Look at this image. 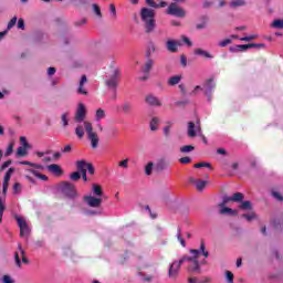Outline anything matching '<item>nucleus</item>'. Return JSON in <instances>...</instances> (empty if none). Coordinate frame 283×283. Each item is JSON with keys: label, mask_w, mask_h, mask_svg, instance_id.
Wrapping results in <instances>:
<instances>
[{"label": "nucleus", "mask_w": 283, "mask_h": 283, "mask_svg": "<svg viewBox=\"0 0 283 283\" xmlns=\"http://www.w3.org/2000/svg\"><path fill=\"white\" fill-rule=\"evenodd\" d=\"M191 256L184 255L178 261H174L168 269V277L172 282H176L178 280V275H180V268L185 262H189L190 265L188 266V271H191V273H199L200 272V264H207V261L202 260L200 261V258L207 259L209 258V251L205 248V242L201 241L200 250L197 249H190Z\"/></svg>", "instance_id": "nucleus-1"}, {"label": "nucleus", "mask_w": 283, "mask_h": 283, "mask_svg": "<svg viewBox=\"0 0 283 283\" xmlns=\"http://www.w3.org/2000/svg\"><path fill=\"white\" fill-rule=\"evenodd\" d=\"M15 220L18 222L19 229H22L23 227H28V222L22 217L15 216Z\"/></svg>", "instance_id": "nucleus-30"}, {"label": "nucleus", "mask_w": 283, "mask_h": 283, "mask_svg": "<svg viewBox=\"0 0 283 283\" xmlns=\"http://www.w3.org/2000/svg\"><path fill=\"white\" fill-rule=\"evenodd\" d=\"M193 149H196V147H193L192 145H186V146L180 147L181 154H189V153L193 151Z\"/></svg>", "instance_id": "nucleus-32"}, {"label": "nucleus", "mask_w": 283, "mask_h": 283, "mask_svg": "<svg viewBox=\"0 0 283 283\" xmlns=\"http://www.w3.org/2000/svg\"><path fill=\"white\" fill-rule=\"evenodd\" d=\"M188 136L189 138H196V124L193 122L188 123Z\"/></svg>", "instance_id": "nucleus-19"}, {"label": "nucleus", "mask_w": 283, "mask_h": 283, "mask_svg": "<svg viewBox=\"0 0 283 283\" xmlns=\"http://www.w3.org/2000/svg\"><path fill=\"white\" fill-rule=\"evenodd\" d=\"M93 193L95 196H103V188H101V186L94 184L93 185Z\"/></svg>", "instance_id": "nucleus-33"}, {"label": "nucleus", "mask_w": 283, "mask_h": 283, "mask_svg": "<svg viewBox=\"0 0 283 283\" xmlns=\"http://www.w3.org/2000/svg\"><path fill=\"white\" fill-rule=\"evenodd\" d=\"M61 118H62L63 127H67L69 125L67 113L62 114Z\"/></svg>", "instance_id": "nucleus-57"}, {"label": "nucleus", "mask_w": 283, "mask_h": 283, "mask_svg": "<svg viewBox=\"0 0 283 283\" xmlns=\"http://www.w3.org/2000/svg\"><path fill=\"white\" fill-rule=\"evenodd\" d=\"M11 165H12V160H7V161H4V163L1 165V167H0V171H3V170H6V169H8V167L11 166Z\"/></svg>", "instance_id": "nucleus-51"}, {"label": "nucleus", "mask_w": 283, "mask_h": 283, "mask_svg": "<svg viewBox=\"0 0 283 283\" xmlns=\"http://www.w3.org/2000/svg\"><path fill=\"white\" fill-rule=\"evenodd\" d=\"M109 11L112 12L114 19H116V6H114V3L109 4Z\"/></svg>", "instance_id": "nucleus-62"}, {"label": "nucleus", "mask_w": 283, "mask_h": 283, "mask_svg": "<svg viewBox=\"0 0 283 283\" xmlns=\"http://www.w3.org/2000/svg\"><path fill=\"white\" fill-rule=\"evenodd\" d=\"M84 129L87 134V138L91 142V147L93 149H96L98 147V134L94 132V127L92 126V123L84 122Z\"/></svg>", "instance_id": "nucleus-4"}, {"label": "nucleus", "mask_w": 283, "mask_h": 283, "mask_svg": "<svg viewBox=\"0 0 283 283\" xmlns=\"http://www.w3.org/2000/svg\"><path fill=\"white\" fill-rule=\"evenodd\" d=\"M272 196L276 198V200H279L280 202H283V196L280 192L274 191L272 192Z\"/></svg>", "instance_id": "nucleus-59"}, {"label": "nucleus", "mask_w": 283, "mask_h": 283, "mask_svg": "<svg viewBox=\"0 0 283 283\" xmlns=\"http://www.w3.org/2000/svg\"><path fill=\"white\" fill-rule=\"evenodd\" d=\"M255 44H237L230 46V52H247V50H251Z\"/></svg>", "instance_id": "nucleus-13"}, {"label": "nucleus", "mask_w": 283, "mask_h": 283, "mask_svg": "<svg viewBox=\"0 0 283 283\" xmlns=\"http://www.w3.org/2000/svg\"><path fill=\"white\" fill-rule=\"evenodd\" d=\"M232 202H242L244 200V193L242 192H235L231 196Z\"/></svg>", "instance_id": "nucleus-25"}, {"label": "nucleus", "mask_w": 283, "mask_h": 283, "mask_svg": "<svg viewBox=\"0 0 283 283\" xmlns=\"http://www.w3.org/2000/svg\"><path fill=\"white\" fill-rule=\"evenodd\" d=\"M85 116H87L85 104L80 103L74 117L75 123H83V120H85Z\"/></svg>", "instance_id": "nucleus-8"}, {"label": "nucleus", "mask_w": 283, "mask_h": 283, "mask_svg": "<svg viewBox=\"0 0 283 283\" xmlns=\"http://www.w3.org/2000/svg\"><path fill=\"white\" fill-rule=\"evenodd\" d=\"M211 282V277L205 276L203 279H199V283H209Z\"/></svg>", "instance_id": "nucleus-64"}, {"label": "nucleus", "mask_w": 283, "mask_h": 283, "mask_svg": "<svg viewBox=\"0 0 283 283\" xmlns=\"http://www.w3.org/2000/svg\"><path fill=\"white\" fill-rule=\"evenodd\" d=\"M90 166V163L85 161V160H77L75 163V167L77 169V171L80 174H83L85 171H87V167Z\"/></svg>", "instance_id": "nucleus-16"}, {"label": "nucleus", "mask_w": 283, "mask_h": 283, "mask_svg": "<svg viewBox=\"0 0 283 283\" xmlns=\"http://www.w3.org/2000/svg\"><path fill=\"white\" fill-rule=\"evenodd\" d=\"M124 114H132V103L125 102L123 105Z\"/></svg>", "instance_id": "nucleus-35"}, {"label": "nucleus", "mask_w": 283, "mask_h": 283, "mask_svg": "<svg viewBox=\"0 0 283 283\" xmlns=\"http://www.w3.org/2000/svg\"><path fill=\"white\" fill-rule=\"evenodd\" d=\"M195 54L197 56H202V59H212L211 53H209L208 51H205L202 49H195Z\"/></svg>", "instance_id": "nucleus-18"}, {"label": "nucleus", "mask_w": 283, "mask_h": 283, "mask_svg": "<svg viewBox=\"0 0 283 283\" xmlns=\"http://www.w3.org/2000/svg\"><path fill=\"white\" fill-rule=\"evenodd\" d=\"M30 172L33 176H35V178H39L40 180H43L44 182H46V180H49L48 176L39 172V170L31 169Z\"/></svg>", "instance_id": "nucleus-24"}, {"label": "nucleus", "mask_w": 283, "mask_h": 283, "mask_svg": "<svg viewBox=\"0 0 283 283\" xmlns=\"http://www.w3.org/2000/svg\"><path fill=\"white\" fill-rule=\"evenodd\" d=\"M272 28H275L276 30H283V20L276 19L272 22Z\"/></svg>", "instance_id": "nucleus-31"}, {"label": "nucleus", "mask_w": 283, "mask_h": 283, "mask_svg": "<svg viewBox=\"0 0 283 283\" xmlns=\"http://www.w3.org/2000/svg\"><path fill=\"white\" fill-rule=\"evenodd\" d=\"M142 21L144 23L146 34H151L156 30V12L149 8H143L140 11Z\"/></svg>", "instance_id": "nucleus-2"}, {"label": "nucleus", "mask_w": 283, "mask_h": 283, "mask_svg": "<svg viewBox=\"0 0 283 283\" xmlns=\"http://www.w3.org/2000/svg\"><path fill=\"white\" fill-rule=\"evenodd\" d=\"M180 81H182V76L180 75H176V76H172L168 80V85H178V83H180Z\"/></svg>", "instance_id": "nucleus-26"}, {"label": "nucleus", "mask_w": 283, "mask_h": 283, "mask_svg": "<svg viewBox=\"0 0 283 283\" xmlns=\"http://www.w3.org/2000/svg\"><path fill=\"white\" fill-rule=\"evenodd\" d=\"M202 92L207 97L208 102L211 103L213 96V78L209 77L202 84Z\"/></svg>", "instance_id": "nucleus-7"}, {"label": "nucleus", "mask_w": 283, "mask_h": 283, "mask_svg": "<svg viewBox=\"0 0 283 283\" xmlns=\"http://www.w3.org/2000/svg\"><path fill=\"white\" fill-rule=\"evenodd\" d=\"M153 171H154V163L150 161V163H148V164L145 166V175H146V176H151Z\"/></svg>", "instance_id": "nucleus-29"}, {"label": "nucleus", "mask_w": 283, "mask_h": 283, "mask_svg": "<svg viewBox=\"0 0 283 283\" xmlns=\"http://www.w3.org/2000/svg\"><path fill=\"white\" fill-rule=\"evenodd\" d=\"M231 42H232L231 39H226L219 42V45L220 48H227V45H230Z\"/></svg>", "instance_id": "nucleus-52"}, {"label": "nucleus", "mask_w": 283, "mask_h": 283, "mask_svg": "<svg viewBox=\"0 0 283 283\" xmlns=\"http://www.w3.org/2000/svg\"><path fill=\"white\" fill-rule=\"evenodd\" d=\"M85 83H87V75H82L77 87V94H82V96H87L88 94Z\"/></svg>", "instance_id": "nucleus-12"}, {"label": "nucleus", "mask_w": 283, "mask_h": 283, "mask_svg": "<svg viewBox=\"0 0 283 283\" xmlns=\"http://www.w3.org/2000/svg\"><path fill=\"white\" fill-rule=\"evenodd\" d=\"M154 52H156V45H154V43H150L148 45V50L146 52V56L149 59V56H151V54H154Z\"/></svg>", "instance_id": "nucleus-40"}, {"label": "nucleus", "mask_w": 283, "mask_h": 283, "mask_svg": "<svg viewBox=\"0 0 283 283\" xmlns=\"http://www.w3.org/2000/svg\"><path fill=\"white\" fill-rule=\"evenodd\" d=\"M14 260H15V265L18 269H21V258H19V252L14 253Z\"/></svg>", "instance_id": "nucleus-54"}, {"label": "nucleus", "mask_w": 283, "mask_h": 283, "mask_svg": "<svg viewBox=\"0 0 283 283\" xmlns=\"http://www.w3.org/2000/svg\"><path fill=\"white\" fill-rule=\"evenodd\" d=\"M166 14L177 17V19H185L187 17V11H185V9H182L180 6L176 4V2H171L166 10Z\"/></svg>", "instance_id": "nucleus-6"}, {"label": "nucleus", "mask_w": 283, "mask_h": 283, "mask_svg": "<svg viewBox=\"0 0 283 283\" xmlns=\"http://www.w3.org/2000/svg\"><path fill=\"white\" fill-rule=\"evenodd\" d=\"M226 279L228 283H233V274L231 271H226Z\"/></svg>", "instance_id": "nucleus-49"}, {"label": "nucleus", "mask_w": 283, "mask_h": 283, "mask_svg": "<svg viewBox=\"0 0 283 283\" xmlns=\"http://www.w3.org/2000/svg\"><path fill=\"white\" fill-rule=\"evenodd\" d=\"M181 41H184L186 45H188V48H191V45H193V42H191V40L185 35L181 36Z\"/></svg>", "instance_id": "nucleus-53"}, {"label": "nucleus", "mask_w": 283, "mask_h": 283, "mask_svg": "<svg viewBox=\"0 0 283 283\" xmlns=\"http://www.w3.org/2000/svg\"><path fill=\"white\" fill-rule=\"evenodd\" d=\"M83 200H84V202H86V205L88 207H92L94 209H96V208L101 207V205H103V199L92 197V196H84Z\"/></svg>", "instance_id": "nucleus-10"}, {"label": "nucleus", "mask_w": 283, "mask_h": 283, "mask_svg": "<svg viewBox=\"0 0 283 283\" xmlns=\"http://www.w3.org/2000/svg\"><path fill=\"white\" fill-rule=\"evenodd\" d=\"M20 143H21L22 147H24L25 149H30V144L28 143V139L25 137L21 136Z\"/></svg>", "instance_id": "nucleus-47"}, {"label": "nucleus", "mask_w": 283, "mask_h": 283, "mask_svg": "<svg viewBox=\"0 0 283 283\" xmlns=\"http://www.w3.org/2000/svg\"><path fill=\"white\" fill-rule=\"evenodd\" d=\"M2 282L3 283H14V281L12 280V277H10V275H4L2 277Z\"/></svg>", "instance_id": "nucleus-60"}, {"label": "nucleus", "mask_w": 283, "mask_h": 283, "mask_svg": "<svg viewBox=\"0 0 283 283\" xmlns=\"http://www.w3.org/2000/svg\"><path fill=\"white\" fill-rule=\"evenodd\" d=\"M180 63H181L182 67H187V56L181 55L180 56Z\"/></svg>", "instance_id": "nucleus-63"}, {"label": "nucleus", "mask_w": 283, "mask_h": 283, "mask_svg": "<svg viewBox=\"0 0 283 283\" xmlns=\"http://www.w3.org/2000/svg\"><path fill=\"white\" fill-rule=\"evenodd\" d=\"M239 209H241L242 211H251V209H253V206L251 205V201H241Z\"/></svg>", "instance_id": "nucleus-23"}, {"label": "nucleus", "mask_w": 283, "mask_h": 283, "mask_svg": "<svg viewBox=\"0 0 283 283\" xmlns=\"http://www.w3.org/2000/svg\"><path fill=\"white\" fill-rule=\"evenodd\" d=\"M118 167H122L123 169H127V167H129V159H124L119 161Z\"/></svg>", "instance_id": "nucleus-48"}, {"label": "nucleus", "mask_w": 283, "mask_h": 283, "mask_svg": "<svg viewBox=\"0 0 283 283\" xmlns=\"http://www.w3.org/2000/svg\"><path fill=\"white\" fill-rule=\"evenodd\" d=\"M158 123H160V119L158 117H153L149 127L150 132H158Z\"/></svg>", "instance_id": "nucleus-21"}, {"label": "nucleus", "mask_w": 283, "mask_h": 283, "mask_svg": "<svg viewBox=\"0 0 283 283\" xmlns=\"http://www.w3.org/2000/svg\"><path fill=\"white\" fill-rule=\"evenodd\" d=\"M258 35L253 34V35H249V36H244V38H241L240 41H254V39L256 38Z\"/></svg>", "instance_id": "nucleus-61"}, {"label": "nucleus", "mask_w": 283, "mask_h": 283, "mask_svg": "<svg viewBox=\"0 0 283 283\" xmlns=\"http://www.w3.org/2000/svg\"><path fill=\"white\" fill-rule=\"evenodd\" d=\"M93 11L95 12L96 17H98L99 19L103 18V13L101 12V7H98V4H93Z\"/></svg>", "instance_id": "nucleus-41"}, {"label": "nucleus", "mask_w": 283, "mask_h": 283, "mask_svg": "<svg viewBox=\"0 0 283 283\" xmlns=\"http://www.w3.org/2000/svg\"><path fill=\"white\" fill-rule=\"evenodd\" d=\"M86 171H88V174H91V176H94L96 169H94V165L92 163L88 164Z\"/></svg>", "instance_id": "nucleus-56"}, {"label": "nucleus", "mask_w": 283, "mask_h": 283, "mask_svg": "<svg viewBox=\"0 0 283 283\" xmlns=\"http://www.w3.org/2000/svg\"><path fill=\"white\" fill-rule=\"evenodd\" d=\"M182 44L180 41L177 40H168L166 42V50L170 52L171 54H176L178 52V48H180Z\"/></svg>", "instance_id": "nucleus-11"}, {"label": "nucleus", "mask_w": 283, "mask_h": 283, "mask_svg": "<svg viewBox=\"0 0 283 283\" xmlns=\"http://www.w3.org/2000/svg\"><path fill=\"white\" fill-rule=\"evenodd\" d=\"M174 125V123L171 122H167V126L164 128V134L166 137H169V134L171 132V126Z\"/></svg>", "instance_id": "nucleus-43"}, {"label": "nucleus", "mask_w": 283, "mask_h": 283, "mask_svg": "<svg viewBox=\"0 0 283 283\" xmlns=\"http://www.w3.org/2000/svg\"><path fill=\"white\" fill-rule=\"evenodd\" d=\"M120 76H123V71H120L119 67H113L109 78L105 81V85L116 90L118 87V80Z\"/></svg>", "instance_id": "nucleus-5"}, {"label": "nucleus", "mask_w": 283, "mask_h": 283, "mask_svg": "<svg viewBox=\"0 0 283 283\" xmlns=\"http://www.w3.org/2000/svg\"><path fill=\"white\" fill-rule=\"evenodd\" d=\"M242 218H244L245 220H248V222H251V220L255 219V213L242 214Z\"/></svg>", "instance_id": "nucleus-58"}, {"label": "nucleus", "mask_w": 283, "mask_h": 283, "mask_svg": "<svg viewBox=\"0 0 283 283\" xmlns=\"http://www.w3.org/2000/svg\"><path fill=\"white\" fill-rule=\"evenodd\" d=\"M70 178H71V180H73L74 182H76V181L81 180V172H78V170L75 171V172H72V174L70 175Z\"/></svg>", "instance_id": "nucleus-42"}, {"label": "nucleus", "mask_w": 283, "mask_h": 283, "mask_svg": "<svg viewBox=\"0 0 283 283\" xmlns=\"http://www.w3.org/2000/svg\"><path fill=\"white\" fill-rule=\"evenodd\" d=\"M145 101H146L147 105H150L153 107H160L163 105L160 99H158V97H156L154 95H147Z\"/></svg>", "instance_id": "nucleus-14"}, {"label": "nucleus", "mask_w": 283, "mask_h": 283, "mask_svg": "<svg viewBox=\"0 0 283 283\" xmlns=\"http://www.w3.org/2000/svg\"><path fill=\"white\" fill-rule=\"evenodd\" d=\"M75 134L77 137L83 138V136H85V130L83 129V126L78 125L75 128Z\"/></svg>", "instance_id": "nucleus-36"}, {"label": "nucleus", "mask_w": 283, "mask_h": 283, "mask_svg": "<svg viewBox=\"0 0 283 283\" xmlns=\"http://www.w3.org/2000/svg\"><path fill=\"white\" fill-rule=\"evenodd\" d=\"M12 151H14V143H10L6 153H4V156L8 157L12 154Z\"/></svg>", "instance_id": "nucleus-44"}, {"label": "nucleus", "mask_w": 283, "mask_h": 283, "mask_svg": "<svg viewBox=\"0 0 283 283\" xmlns=\"http://www.w3.org/2000/svg\"><path fill=\"white\" fill-rule=\"evenodd\" d=\"M12 174H14V168H9V170L4 174V181L10 182V178H12Z\"/></svg>", "instance_id": "nucleus-39"}, {"label": "nucleus", "mask_w": 283, "mask_h": 283, "mask_svg": "<svg viewBox=\"0 0 283 283\" xmlns=\"http://www.w3.org/2000/svg\"><path fill=\"white\" fill-rule=\"evenodd\" d=\"M195 169H202V167H206L209 169V171H213V166H211V163L201 161L193 165Z\"/></svg>", "instance_id": "nucleus-20"}, {"label": "nucleus", "mask_w": 283, "mask_h": 283, "mask_svg": "<svg viewBox=\"0 0 283 283\" xmlns=\"http://www.w3.org/2000/svg\"><path fill=\"white\" fill-rule=\"evenodd\" d=\"M177 240L180 242L181 247H187V243L185 242V239L182 238L180 229L177 230Z\"/></svg>", "instance_id": "nucleus-37"}, {"label": "nucleus", "mask_w": 283, "mask_h": 283, "mask_svg": "<svg viewBox=\"0 0 283 283\" xmlns=\"http://www.w3.org/2000/svg\"><path fill=\"white\" fill-rule=\"evenodd\" d=\"M151 67H154V60L148 59L145 63V66L143 69V72L145 74H149V72H151Z\"/></svg>", "instance_id": "nucleus-22"}, {"label": "nucleus", "mask_w": 283, "mask_h": 283, "mask_svg": "<svg viewBox=\"0 0 283 283\" xmlns=\"http://www.w3.org/2000/svg\"><path fill=\"white\" fill-rule=\"evenodd\" d=\"M198 92H202V86H195L193 90L190 92V96H198Z\"/></svg>", "instance_id": "nucleus-46"}, {"label": "nucleus", "mask_w": 283, "mask_h": 283, "mask_svg": "<svg viewBox=\"0 0 283 283\" xmlns=\"http://www.w3.org/2000/svg\"><path fill=\"white\" fill-rule=\"evenodd\" d=\"M14 25H17V17H13V18L9 21L8 27H7V32H8L9 30H12V28H14Z\"/></svg>", "instance_id": "nucleus-45"}, {"label": "nucleus", "mask_w": 283, "mask_h": 283, "mask_svg": "<svg viewBox=\"0 0 283 283\" xmlns=\"http://www.w3.org/2000/svg\"><path fill=\"white\" fill-rule=\"evenodd\" d=\"M179 163H181V165H189V163H191V157H181Z\"/></svg>", "instance_id": "nucleus-55"}, {"label": "nucleus", "mask_w": 283, "mask_h": 283, "mask_svg": "<svg viewBox=\"0 0 283 283\" xmlns=\"http://www.w3.org/2000/svg\"><path fill=\"white\" fill-rule=\"evenodd\" d=\"M243 6H247V1L244 0H233L230 2V8H242Z\"/></svg>", "instance_id": "nucleus-27"}, {"label": "nucleus", "mask_w": 283, "mask_h": 283, "mask_svg": "<svg viewBox=\"0 0 283 283\" xmlns=\"http://www.w3.org/2000/svg\"><path fill=\"white\" fill-rule=\"evenodd\" d=\"M222 208L220 209L219 213L221 216H232V217H237L238 216V210H233L229 207H224V206H221Z\"/></svg>", "instance_id": "nucleus-17"}, {"label": "nucleus", "mask_w": 283, "mask_h": 283, "mask_svg": "<svg viewBox=\"0 0 283 283\" xmlns=\"http://www.w3.org/2000/svg\"><path fill=\"white\" fill-rule=\"evenodd\" d=\"M188 182H190V185H193L197 191H205V189L207 188V185H209V181L200 180L193 177H189Z\"/></svg>", "instance_id": "nucleus-9"}, {"label": "nucleus", "mask_w": 283, "mask_h": 283, "mask_svg": "<svg viewBox=\"0 0 283 283\" xmlns=\"http://www.w3.org/2000/svg\"><path fill=\"white\" fill-rule=\"evenodd\" d=\"M28 155V148L20 146L17 150V156L23 157Z\"/></svg>", "instance_id": "nucleus-38"}, {"label": "nucleus", "mask_w": 283, "mask_h": 283, "mask_svg": "<svg viewBox=\"0 0 283 283\" xmlns=\"http://www.w3.org/2000/svg\"><path fill=\"white\" fill-rule=\"evenodd\" d=\"M46 169L50 174H54V176H63V169L56 164L46 166Z\"/></svg>", "instance_id": "nucleus-15"}, {"label": "nucleus", "mask_w": 283, "mask_h": 283, "mask_svg": "<svg viewBox=\"0 0 283 283\" xmlns=\"http://www.w3.org/2000/svg\"><path fill=\"white\" fill-rule=\"evenodd\" d=\"M105 118V111L103 108H98L95 113V120H103Z\"/></svg>", "instance_id": "nucleus-28"}, {"label": "nucleus", "mask_w": 283, "mask_h": 283, "mask_svg": "<svg viewBox=\"0 0 283 283\" xmlns=\"http://www.w3.org/2000/svg\"><path fill=\"white\" fill-rule=\"evenodd\" d=\"M13 193L14 195L21 193V184L19 182L13 184Z\"/></svg>", "instance_id": "nucleus-50"}, {"label": "nucleus", "mask_w": 283, "mask_h": 283, "mask_svg": "<svg viewBox=\"0 0 283 283\" xmlns=\"http://www.w3.org/2000/svg\"><path fill=\"white\" fill-rule=\"evenodd\" d=\"M59 189L61 193H63V196L65 198H69L70 200H76V197L78 196V191L76 190V185L70 181L60 182Z\"/></svg>", "instance_id": "nucleus-3"}, {"label": "nucleus", "mask_w": 283, "mask_h": 283, "mask_svg": "<svg viewBox=\"0 0 283 283\" xmlns=\"http://www.w3.org/2000/svg\"><path fill=\"white\" fill-rule=\"evenodd\" d=\"M30 234V226H24L22 228H20V237L24 238V235H29Z\"/></svg>", "instance_id": "nucleus-34"}]
</instances>
